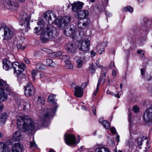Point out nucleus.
Wrapping results in <instances>:
<instances>
[{"mask_svg":"<svg viewBox=\"0 0 152 152\" xmlns=\"http://www.w3.org/2000/svg\"><path fill=\"white\" fill-rule=\"evenodd\" d=\"M17 124L18 129L23 132H30L38 129L41 125L37 121H32L27 115L19 116L17 120Z\"/></svg>","mask_w":152,"mask_h":152,"instance_id":"nucleus-1","label":"nucleus"},{"mask_svg":"<svg viewBox=\"0 0 152 152\" xmlns=\"http://www.w3.org/2000/svg\"><path fill=\"white\" fill-rule=\"evenodd\" d=\"M55 96L50 95L48 98V101L50 103H53L54 107L47 109L43 114L40 116L42 124H44L47 121L52 118L54 115L58 107L56 103L55 102Z\"/></svg>","mask_w":152,"mask_h":152,"instance_id":"nucleus-2","label":"nucleus"},{"mask_svg":"<svg viewBox=\"0 0 152 152\" xmlns=\"http://www.w3.org/2000/svg\"><path fill=\"white\" fill-rule=\"evenodd\" d=\"M41 24L42 26H41L40 28H43L42 34L44 36H47L50 40L53 39L58 36V34L56 28L53 27L50 25H45L43 22Z\"/></svg>","mask_w":152,"mask_h":152,"instance_id":"nucleus-3","label":"nucleus"},{"mask_svg":"<svg viewBox=\"0 0 152 152\" xmlns=\"http://www.w3.org/2000/svg\"><path fill=\"white\" fill-rule=\"evenodd\" d=\"M19 19L22 26V30L23 32H27L28 29L30 28L29 15L25 12H22L20 14Z\"/></svg>","mask_w":152,"mask_h":152,"instance_id":"nucleus-4","label":"nucleus"},{"mask_svg":"<svg viewBox=\"0 0 152 152\" xmlns=\"http://www.w3.org/2000/svg\"><path fill=\"white\" fill-rule=\"evenodd\" d=\"M0 35L3 37L4 40L10 39L13 35L12 30L2 23H0Z\"/></svg>","mask_w":152,"mask_h":152,"instance_id":"nucleus-5","label":"nucleus"},{"mask_svg":"<svg viewBox=\"0 0 152 152\" xmlns=\"http://www.w3.org/2000/svg\"><path fill=\"white\" fill-rule=\"evenodd\" d=\"M45 20L46 23L45 24L43 20H41V21H39L37 23V24L39 25L42 26V25L41 24V23L43 22L45 24V25H50V22L52 21V19L53 20L55 21L56 23V16L55 13L51 11H49L46 12L44 14L43 17Z\"/></svg>","mask_w":152,"mask_h":152,"instance_id":"nucleus-6","label":"nucleus"},{"mask_svg":"<svg viewBox=\"0 0 152 152\" xmlns=\"http://www.w3.org/2000/svg\"><path fill=\"white\" fill-rule=\"evenodd\" d=\"M11 67H12L14 70V73L19 74L22 73L24 70L26 66L24 63L19 64L17 62H13L11 63Z\"/></svg>","mask_w":152,"mask_h":152,"instance_id":"nucleus-7","label":"nucleus"},{"mask_svg":"<svg viewBox=\"0 0 152 152\" xmlns=\"http://www.w3.org/2000/svg\"><path fill=\"white\" fill-rule=\"evenodd\" d=\"M8 85L6 82L4 80L0 79V99L3 101L7 99V95L5 93L3 88H7Z\"/></svg>","mask_w":152,"mask_h":152,"instance_id":"nucleus-8","label":"nucleus"},{"mask_svg":"<svg viewBox=\"0 0 152 152\" xmlns=\"http://www.w3.org/2000/svg\"><path fill=\"white\" fill-rule=\"evenodd\" d=\"M35 91V88L31 83H28L24 87V94L26 96H33Z\"/></svg>","mask_w":152,"mask_h":152,"instance_id":"nucleus-9","label":"nucleus"},{"mask_svg":"<svg viewBox=\"0 0 152 152\" xmlns=\"http://www.w3.org/2000/svg\"><path fill=\"white\" fill-rule=\"evenodd\" d=\"M4 7L12 11L17 10L18 7V3L15 1L8 0L4 3Z\"/></svg>","mask_w":152,"mask_h":152,"instance_id":"nucleus-10","label":"nucleus"},{"mask_svg":"<svg viewBox=\"0 0 152 152\" xmlns=\"http://www.w3.org/2000/svg\"><path fill=\"white\" fill-rule=\"evenodd\" d=\"M89 46L90 41L88 39L79 41L77 46L78 49L83 51L88 50Z\"/></svg>","mask_w":152,"mask_h":152,"instance_id":"nucleus-11","label":"nucleus"},{"mask_svg":"<svg viewBox=\"0 0 152 152\" xmlns=\"http://www.w3.org/2000/svg\"><path fill=\"white\" fill-rule=\"evenodd\" d=\"M107 72L106 68L103 67L102 68V75L100 77L98 81V83L97 85L96 91H94V96H95L97 94V92L98 90L99 85L102 82L103 83L105 81L106 78L105 74Z\"/></svg>","mask_w":152,"mask_h":152,"instance_id":"nucleus-12","label":"nucleus"},{"mask_svg":"<svg viewBox=\"0 0 152 152\" xmlns=\"http://www.w3.org/2000/svg\"><path fill=\"white\" fill-rule=\"evenodd\" d=\"M143 120L146 122H148L152 120V105L147 107L143 114Z\"/></svg>","mask_w":152,"mask_h":152,"instance_id":"nucleus-13","label":"nucleus"},{"mask_svg":"<svg viewBox=\"0 0 152 152\" xmlns=\"http://www.w3.org/2000/svg\"><path fill=\"white\" fill-rule=\"evenodd\" d=\"M71 20L69 16H65L61 18L58 17L56 20V24L60 26H65Z\"/></svg>","mask_w":152,"mask_h":152,"instance_id":"nucleus-14","label":"nucleus"},{"mask_svg":"<svg viewBox=\"0 0 152 152\" xmlns=\"http://www.w3.org/2000/svg\"><path fill=\"white\" fill-rule=\"evenodd\" d=\"M90 23V19L88 18L80 19L78 22V27L81 29H85L89 26Z\"/></svg>","mask_w":152,"mask_h":152,"instance_id":"nucleus-15","label":"nucleus"},{"mask_svg":"<svg viewBox=\"0 0 152 152\" xmlns=\"http://www.w3.org/2000/svg\"><path fill=\"white\" fill-rule=\"evenodd\" d=\"M64 137L65 142L67 145H75L76 144V138L73 135L71 134H67L65 135Z\"/></svg>","mask_w":152,"mask_h":152,"instance_id":"nucleus-16","label":"nucleus"},{"mask_svg":"<svg viewBox=\"0 0 152 152\" xmlns=\"http://www.w3.org/2000/svg\"><path fill=\"white\" fill-rule=\"evenodd\" d=\"M65 48L68 53L72 54L76 51L77 46L75 43L69 42L66 44Z\"/></svg>","mask_w":152,"mask_h":152,"instance_id":"nucleus-17","label":"nucleus"},{"mask_svg":"<svg viewBox=\"0 0 152 152\" xmlns=\"http://www.w3.org/2000/svg\"><path fill=\"white\" fill-rule=\"evenodd\" d=\"M75 28L73 25L67 26L64 31V34L67 36L72 35L75 32Z\"/></svg>","mask_w":152,"mask_h":152,"instance_id":"nucleus-18","label":"nucleus"},{"mask_svg":"<svg viewBox=\"0 0 152 152\" xmlns=\"http://www.w3.org/2000/svg\"><path fill=\"white\" fill-rule=\"evenodd\" d=\"M88 12L85 10L78 11L75 14V17L77 19H80L86 18V17L88 16Z\"/></svg>","mask_w":152,"mask_h":152,"instance_id":"nucleus-19","label":"nucleus"},{"mask_svg":"<svg viewBox=\"0 0 152 152\" xmlns=\"http://www.w3.org/2000/svg\"><path fill=\"white\" fill-rule=\"evenodd\" d=\"M83 4V3L80 1L74 2L72 4V10L74 12H78L82 8Z\"/></svg>","mask_w":152,"mask_h":152,"instance_id":"nucleus-20","label":"nucleus"},{"mask_svg":"<svg viewBox=\"0 0 152 152\" xmlns=\"http://www.w3.org/2000/svg\"><path fill=\"white\" fill-rule=\"evenodd\" d=\"M38 27H36L35 28V29L36 30L35 32L37 35H40L42 36V37L41 38V39L42 41V42L43 43H45V42L48 41L50 39L47 36H44L42 34V30H39V31H37V30H38Z\"/></svg>","mask_w":152,"mask_h":152,"instance_id":"nucleus-21","label":"nucleus"},{"mask_svg":"<svg viewBox=\"0 0 152 152\" xmlns=\"http://www.w3.org/2000/svg\"><path fill=\"white\" fill-rule=\"evenodd\" d=\"M11 152H23V146L19 143H17L13 146Z\"/></svg>","mask_w":152,"mask_h":152,"instance_id":"nucleus-22","label":"nucleus"},{"mask_svg":"<svg viewBox=\"0 0 152 152\" xmlns=\"http://www.w3.org/2000/svg\"><path fill=\"white\" fill-rule=\"evenodd\" d=\"M75 95L78 97H81L83 95V91L82 88L80 87L77 86L75 88Z\"/></svg>","mask_w":152,"mask_h":152,"instance_id":"nucleus-23","label":"nucleus"},{"mask_svg":"<svg viewBox=\"0 0 152 152\" xmlns=\"http://www.w3.org/2000/svg\"><path fill=\"white\" fill-rule=\"evenodd\" d=\"M95 148H96L95 152H110L108 148L103 147L101 145H96Z\"/></svg>","mask_w":152,"mask_h":152,"instance_id":"nucleus-24","label":"nucleus"},{"mask_svg":"<svg viewBox=\"0 0 152 152\" xmlns=\"http://www.w3.org/2000/svg\"><path fill=\"white\" fill-rule=\"evenodd\" d=\"M3 68L6 70H7L10 68H11V63L6 58L4 59L2 61Z\"/></svg>","mask_w":152,"mask_h":152,"instance_id":"nucleus-25","label":"nucleus"},{"mask_svg":"<svg viewBox=\"0 0 152 152\" xmlns=\"http://www.w3.org/2000/svg\"><path fill=\"white\" fill-rule=\"evenodd\" d=\"M7 115L6 113H3L0 114V125H4L7 118Z\"/></svg>","mask_w":152,"mask_h":152,"instance_id":"nucleus-26","label":"nucleus"},{"mask_svg":"<svg viewBox=\"0 0 152 152\" xmlns=\"http://www.w3.org/2000/svg\"><path fill=\"white\" fill-rule=\"evenodd\" d=\"M23 109L24 110H28L30 109L31 104L29 101L26 99L24 100L23 102Z\"/></svg>","mask_w":152,"mask_h":152,"instance_id":"nucleus-27","label":"nucleus"},{"mask_svg":"<svg viewBox=\"0 0 152 152\" xmlns=\"http://www.w3.org/2000/svg\"><path fill=\"white\" fill-rule=\"evenodd\" d=\"M21 136V132L19 131H17L15 132L13 134V138L14 140L17 141L19 140Z\"/></svg>","mask_w":152,"mask_h":152,"instance_id":"nucleus-28","label":"nucleus"},{"mask_svg":"<svg viewBox=\"0 0 152 152\" xmlns=\"http://www.w3.org/2000/svg\"><path fill=\"white\" fill-rule=\"evenodd\" d=\"M100 46H102V50H101L100 52L99 53V54L100 55H101L102 54V52H104V47H105L106 46V43L105 42H102L100 44V45H99L97 47V48L98 49H99V50H100Z\"/></svg>","mask_w":152,"mask_h":152,"instance_id":"nucleus-29","label":"nucleus"},{"mask_svg":"<svg viewBox=\"0 0 152 152\" xmlns=\"http://www.w3.org/2000/svg\"><path fill=\"white\" fill-rule=\"evenodd\" d=\"M10 149L7 144H3L2 150L1 152H10Z\"/></svg>","mask_w":152,"mask_h":152,"instance_id":"nucleus-30","label":"nucleus"},{"mask_svg":"<svg viewBox=\"0 0 152 152\" xmlns=\"http://www.w3.org/2000/svg\"><path fill=\"white\" fill-rule=\"evenodd\" d=\"M38 99L37 100V103L39 104H44L45 101V99L43 97H41L40 96H38Z\"/></svg>","mask_w":152,"mask_h":152,"instance_id":"nucleus-31","label":"nucleus"},{"mask_svg":"<svg viewBox=\"0 0 152 152\" xmlns=\"http://www.w3.org/2000/svg\"><path fill=\"white\" fill-rule=\"evenodd\" d=\"M123 11L125 12H129L130 13H132L133 11V10L132 7L129 6L124 8Z\"/></svg>","mask_w":152,"mask_h":152,"instance_id":"nucleus-32","label":"nucleus"},{"mask_svg":"<svg viewBox=\"0 0 152 152\" xmlns=\"http://www.w3.org/2000/svg\"><path fill=\"white\" fill-rule=\"evenodd\" d=\"M102 124L106 129H109L110 126L109 122L106 120H104L102 122Z\"/></svg>","mask_w":152,"mask_h":152,"instance_id":"nucleus-33","label":"nucleus"},{"mask_svg":"<svg viewBox=\"0 0 152 152\" xmlns=\"http://www.w3.org/2000/svg\"><path fill=\"white\" fill-rule=\"evenodd\" d=\"M65 64H66L65 67L66 69H72L73 68V65L70 63L69 61H66L65 62Z\"/></svg>","mask_w":152,"mask_h":152,"instance_id":"nucleus-34","label":"nucleus"},{"mask_svg":"<svg viewBox=\"0 0 152 152\" xmlns=\"http://www.w3.org/2000/svg\"><path fill=\"white\" fill-rule=\"evenodd\" d=\"M36 68L37 69L43 70L44 69V66L42 63H37L35 65Z\"/></svg>","mask_w":152,"mask_h":152,"instance_id":"nucleus-35","label":"nucleus"},{"mask_svg":"<svg viewBox=\"0 0 152 152\" xmlns=\"http://www.w3.org/2000/svg\"><path fill=\"white\" fill-rule=\"evenodd\" d=\"M60 58L64 61L65 63L66 61H69L70 58L69 56L61 55L60 57Z\"/></svg>","mask_w":152,"mask_h":152,"instance_id":"nucleus-36","label":"nucleus"},{"mask_svg":"<svg viewBox=\"0 0 152 152\" xmlns=\"http://www.w3.org/2000/svg\"><path fill=\"white\" fill-rule=\"evenodd\" d=\"M46 64L48 66H52L54 65V62L52 59H48L46 61Z\"/></svg>","mask_w":152,"mask_h":152,"instance_id":"nucleus-37","label":"nucleus"},{"mask_svg":"<svg viewBox=\"0 0 152 152\" xmlns=\"http://www.w3.org/2000/svg\"><path fill=\"white\" fill-rule=\"evenodd\" d=\"M89 70L92 74H94L95 72V69L94 67V65L92 64L89 67Z\"/></svg>","mask_w":152,"mask_h":152,"instance_id":"nucleus-38","label":"nucleus"},{"mask_svg":"<svg viewBox=\"0 0 152 152\" xmlns=\"http://www.w3.org/2000/svg\"><path fill=\"white\" fill-rule=\"evenodd\" d=\"M77 63V67L79 68H81L83 65V61L80 59H78L76 61Z\"/></svg>","mask_w":152,"mask_h":152,"instance_id":"nucleus-39","label":"nucleus"},{"mask_svg":"<svg viewBox=\"0 0 152 152\" xmlns=\"http://www.w3.org/2000/svg\"><path fill=\"white\" fill-rule=\"evenodd\" d=\"M137 53L140 55L141 57H143L144 56V53L143 50H139L137 51Z\"/></svg>","mask_w":152,"mask_h":152,"instance_id":"nucleus-40","label":"nucleus"},{"mask_svg":"<svg viewBox=\"0 0 152 152\" xmlns=\"http://www.w3.org/2000/svg\"><path fill=\"white\" fill-rule=\"evenodd\" d=\"M26 48L24 46H23L22 44H19L17 45V48L18 49H21L23 50L24 49Z\"/></svg>","mask_w":152,"mask_h":152,"instance_id":"nucleus-41","label":"nucleus"},{"mask_svg":"<svg viewBox=\"0 0 152 152\" xmlns=\"http://www.w3.org/2000/svg\"><path fill=\"white\" fill-rule=\"evenodd\" d=\"M133 110L134 113H138L139 112V107L137 106H134L133 108Z\"/></svg>","mask_w":152,"mask_h":152,"instance_id":"nucleus-42","label":"nucleus"},{"mask_svg":"<svg viewBox=\"0 0 152 152\" xmlns=\"http://www.w3.org/2000/svg\"><path fill=\"white\" fill-rule=\"evenodd\" d=\"M45 52L47 53L48 54H51L53 53L52 51L50 49H48L47 48H44L43 50Z\"/></svg>","mask_w":152,"mask_h":152,"instance_id":"nucleus-43","label":"nucleus"},{"mask_svg":"<svg viewBox=\"0 0 152 152\" xmlns=\"http://www.w3.org/2000/svg\"><path fill=\"white\" fill-rule=\"evenodd\" d=\"M110 131L111 133L113 134H115L116 133V131L114 127H112L111 128Z\"/></svg>","mask_w":152,"mask_h":152,"instance_id":"nucleus-44","label":"nucleus"},{"mask_svg":"<svg viewBox=\"0 0 152 152\" xmlns=\"http://www.w3.org/2000/svg\"><path fill=\"white\" fill-rule=\"evenodd\" d=\"M142 141L143 140L141 139H139L137 140V143L140 148V146H141L142 145Z\"/></svg>","mask_w":152,"mask_h":152,"instance_id":"nucleus-45","label":"nucleus"},{"mask_svg":"<svg viewBox=\"0 0 152 152\" xmlns=\"http://www.w3.org/2000/svg\"><path fill=\"white\" fill-rule=\"evenodd\" d=\"M145 68H141L140 69L141 74L142 76H143L145 73Z\"/></svg>","mask_w":152,"mask_h":152,"instance_id":"nucleus-46","label":"nucleus"},{"mask_svg":"<svg viewBox=\"0 0 152 152\" xmlns=\"http://www.w3.org/2000/svg\"><path fill=\"white\" fill-rule=\"evenodd\" d=\"M37 74V71L35 70H33L31 72V74L32 76L34 78L35 76Z\"/></svg>","mask_w":152,"mask_h":152,"instance_id":"nucleus-47","label":"nucleus"},{"mask_svg":"<svg viewBox=\"0 0 152 152\" xmlns=\"http://www.w3.org/2000/svg\"><path fill=\"white\" fill-rule=\"evenodd\" d=\"M145 78V79L148 80H150L151 79V77L149 75H146V76Z\"/></svg>","mask_w":152,"mask_h":152,"instance_id":"nucleus-48","label":"nucleus"},{"mask_svg":"<svg viewBox=\"0 0 152 152\" xmlns=\"http://www.w3.org/2000/svg\"><path fill=\"white\" fill-rule=\"evenodd\" d=\"M91 57H92L95 56L96 54L95 52L93 51V50H91Z\"/></svg>","mask_w":152,"mask_h":152,"instance_id":"nucleus-49","label":"nucleus"},{"mask_svg":"<svg viewBox=\"0 0 152 152\" xmlns=\"http://www.w3.org/2000/svg\"><path fill=\"white\" fill-rule=\"evenodd\" d=\"M24 61L27 64H29L30 63L29 60L26 58H24Z\"/></svg>","mask_w":152,"mask_h":152,"instance_id":"nucleus-50","label":"nucleus"},{"mask_svg":"<svg viewBox=\"0 0 152 152\" xmlns=\"http://www.w3.org/2000/svg\"><path fill=\"white\" fill-rule=\"evenodd\" d=\"M112 75L114 77H115L117 75L116 71L115 70H113L112 71Z\"/></svg>","mask_w":152,"mask_h":152,"instance_id":"nucleus-51","label":"nucleus"},{"mask_svg":"<svg viewBox=\"0 0 152 152\" xmlns=\"http://www.w3.org/2000/svg\"><path fill=\"white\" fill-rule=\"evenodd\" d=\"M119 138H120L118 134H117L116 136V139L117 140V141L118 143L120 141Z\"/></svg>","mask_w":152,"mask_h":152,"instance_id":"nucleus-52","label":"nucleus"},{"mask_svg":"<svg viewBox=\"0 0 152 152\" xmlns=\"http://www.w3.org/2000/svg\"><path fill=\"white\" fill-rule=\"evenodd\" d=\"M107 94L111 95L113 96V94H114V93L113 92L110 91L109 90H107Z\"/></svg>","mask_w":152,"mask_h":152,"instance_id":"nucleus-53","label":"nucleus"},{"mask_svg":"<svg viewBox=\"0 0 152 152\" xmlns=\"http://www.w3.org/2000/svg\"><path fill=\"white\" fill-rule=\"evenodd\" d=\"M35 143L33 142H30V146L31 147H35Z\"/></svg>","mask_w":152,"mask_h":152,"instance_id":"nucleus-54","label":"nucleus"},{"mask_svg":"<svg viewBox=\"0 0 152 152\" xmlns=\"http://www.w3.org/2000/svg\"><path fill=\"white\" fill-rule=\"evenodd\" d=\"M110 144L112 146H114L115 145V142H114V141L113 140H110Z\"/></svg>","mask_w":152,"mask_h":152,"instance_id":"nucleus-55","label":"nucleus"},{"mask_svg":"<svg viewBox=\"0 0 152 152\" xmlns=\"http://www.w3.org/2000/svg\"><path fill=\"white\" fill-rule=\"evenodd\" d=\"M113 96H115V97H117L118 98H120V96H119L118 94H113Z\"/></svg>","mask_w":152,"mask_h":152,"instance_id":"nucleus-56","label":"nucleus"},{"mask_svg":"<svg viewBox=\"0 0 152 152\" xmlns=\"http://www.w3.org/2000/svg\"><path fill=\"white\" fill-rule=\"evenodd\" d=\"M87 83L86 82H85L82 84V86L83 87H84V88H85L87 86Z\"/></svg>","mask_w":152,"mask_h":152,"instance_id":"nucleus-57","label":"nucleus"},{"mask_svg":"<svg viewBox=\"0 0 152 152\" xmlns=\"http://www.w3.org/2000/svg\"><path fill=\"white\" fill-rule=\"evenodd\" d=\"M17 104H18V105L20 106L21 104V102L20 100H17Z\"/></svg>","mask_w":152,"mask_h":152,"instance_id":"nucleus-58","label":"nucleus"},{"mask_svg":"<svg viewBox=\"0 0 152 152\" xmlns=\"http://www.w3.org/2000/svg\"><path fill=\"white\" fill-rule=\"evenodd\" d=\"M3 108V105L1 103H0V112L2 110Z\"/></svg>","mask_w":152,"mask_h":152,"instance_id":"nucleus-59","label":"nucleus"},{"mask_svg":"<svg viewBox=\"0 0 152 152\" xmlns=\"http://www.w3.org/2000/svg\"><path fill=\"white\" fill-rule=\"evenodd\" d=\"M99 62L97 61H96V65L97 67L99 68H102V66H101L99 65H98V64H99Z\"/></svg>","mask_w":152,"mask_h":152,"instance_id":"nucleus-60","label":"nucleus"},{"mask_svg":"<svg viewBox=\"0 0 152 152\" xmlns=\"http://www.w3.org/2000/svg\"><path fill=\"white\" fill-rule=\"evenodd\" d=\"M131 115H132V114H131V113H129V115L128 116V118L129 119V121H130L131 120Z\"/></svg>","mask_w":152,"mask_h":152,"instance_id":"nucleus-61","label":"nucleus"},{"mask_svg":"<svg viewBox=\"0 0 152 152\" xmlns=\"http://www.w3.org/2000/svg\"><path fill=\"white\" fill-rule=\"evenodd\" d=\"M96 109L94 108V109H93L92 111H93V114L94 115H96Z\"/></svg>","mask_w":152,"mask_h":152,"instance_id":"nucleus-62","label":"nucleus"},{"mask_svg":"<svg viewBox=\"0 0 152 152\" xmlns=\"http://www.w3.org/2000/svg\"><path fill=\"white\" fill-rule=\"evenodd\" d=\"M110 66L111 67H114L115 66L114 64V63H111L110 64Z\"/></svg>","mask_w":152,"mask_h":152,"instance_id":"nucleus-63","label":"nucleus"},{"mask_svg":"<svg viewBox=\"0 0 152 152\" xmlns=\"http://www.w3.org/2000/svg\"><path fill=\"white\" fill-rule=\"evenodd\" d=\"M49 152H56L53 149H50L49 150Z\"/></svg>","mask_w":152,"mask_h":152,"instance_id":"nucleus-64","label":"nucleus"}]
</instances>
